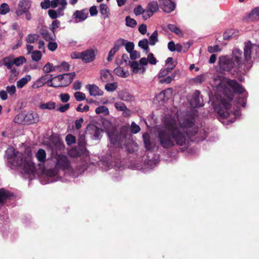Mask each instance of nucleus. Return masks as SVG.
<instances>
[{
    "label": "nucleus",
    "mask_w": 259,
    "mask_h": 259,
    "mask_svg": "<svg viewBox=\"0 0 259 259\" xmlns=\"http://www.w3.org/2000/svg\"><path fill=\"white\" fill-rule=\"evenodd\" d=\"M25 160L23 158V154L19 152L12 161H8V165L11 169H14L21 166L24 163Z\"/></svg>",
    "instance_id": "15"
},
{
    "label": "nucleus",
    "mask_w": 259,
    "mask_h": 259,
    "mask_svg": "<svg viewBox=\"0 0 259 259\" xmlns=\"http://www.w3.org/2000/svg\"><path fill=\"white\" fill-rule=\"evenodd\" d=\"M31 76L30 75H27L26 76L23 77L17 81V87L19 89L22 88L28 81L30 80Z\"/></svg>",
    "instance_id": "28"
},
{
    "label": "nucleus",
    "mask_w": 259,
    "mask_h": 259,
    "mask_svg": "<svg viewBox=\"0 0 259 259\" xmlns=\"http://www.w3.org/2000/svg\"><path fill=\"white\" fill-rule=\"evenodd\" d=\"M126 25L132 28H134L137 24L136 21L133 18H131L129 16L125 18Z\"/></svg>",
    "instance_id": "37"
},
{
    "label": "nucleus",
    "mask_w": 259,
    "mask_h": 259,
    "mask_svg": "<svg viewBox=\"0 0 259 259\" xmlns=\"http://www.w3.org/2000/svg\"><path fill=\"white\" fill-rule=\"evenodd\" d=\"M234 34L233 29H229L226 31L223 34V38L225 40H229L233 37Z\"/></svg>",
    "instance_id": "48"
},
{
    "label": "nucleus",
    "mask_w": 259,
    "mask_h": 259,
    "mask_svg": "<svg viewBox=\"0 0 259 259\" xmlns=\"http://www.w3.org/2000/svg\"><path fill=\"white\" fill-rule=\"evenodd\" d=\"M148 44V40L147 38H145L143 39V40L139 41L138 43V46L143 49V50H144L145 51L148 52L149 50Z\"/></svg>",
    "instance_id": "38"
},
{
    "label": "nucleus",
    "mask_w": 259,
    "mask_h": 259,
    "mask_svg": "<svg viewBox=\"0 0 259 259\" xmlns=\"http://www.w3.org/2000/svg\"><path fill=\"white\" fill-rule=\"evenodd\" d=\"M3 62L5 66L8 69H12L13 65L14 64L13 60H12L9 57H6L3 59Z\"/></svg>",
    "instance_id": "43"
},
{
    "label": "nucleus",
    "mask_w": 259,
    "mask_h": 259,
    "mask_svg": "<svg viewBox=\"0 0 259 259\" xmlns=\"http://www.w3.org/2000/svg\"><path fill=\"white\" fill-rule=\"evenodd\" d=\"M55 76L53 77L52 74H45L37 79L32 84V87L33 89H37L43 86L45 83L48 84V82H50L51 81H53V79H55Z\"/></svg>",
    "instance_id": "13"
},
{
    "label": "nucleus",
    "mask_w": 259,
    "mask_h": 259,
    "mask_svg": "<svg viewBox=\"0 0 259 259\" xmlns=\"http://www.w3.org/2000/svg\"><path fill=\"white\" fill-rule=\"evenodd\" d=\"M58 45L56 42L49 41L48 45V48L49 50L54 51L57 48Z\"/></svg>",
    "instance_id": "62"
},
{
    "label": "nucleus",
    "mask_w": 259,
    "mask_h": 259,
    "mask_svg": "<svg viewBox=\"0 0 259 259\" xmlns=\"http://www.w3.org/2000/svg\"><path fill=\"white\" fill-rule=\"evenodd\" d=\"M61 68L63 69L65 71H67L69 70L70 65L67 62H63L61 63L60 66H58V70H60Z\"/></svg>",
    "instance_id": "61"
},
{
    "label": "nucleus",
    "mask_w": 259,
    "mask_h": 259,
    "mask_svg": "<svg viewBox=\"0 0 259 259\" xmlns=\"http://www.w3.org/2000/svg\"><path fill=\"white\" fill-rule=\"evenodd\" d=\"M66 142L67 145H71L76 142L75 137L71 134H69L66 137Z\"/></svg>",
    "instance_id": "50"
},
{
    "label": "nucleus",
    "mask_w": 259,
    "mask_h": 259,
    "mask_svg": "<svg viewBox=\"0 0 259 259\" xmlns=\"http://www.w3.org/2000/svg\"><path fill=\"white\" fill-rule=\"evenodd\" d=\"M195 119L193 116L187 117L178 124L174 117H165L163 121L164 128L157 133V140L160 145L164 149H168L175 145L186 144L187 138L195 136L202 130L197 129L194 132L190 131L195 125Z\"/></svg>",
    "instance_id": "1"
},
{
    "label": "nucleus",
    "mask_w": 259,
    "mask_h": 259,
    "mask_svg": "<svg viewBox=\"0 0 259 259\" xmlns=\"http://www.w3.org/2000/svg\"><path fill=\"white\" fill-rule=\"evenodd\" d=\"M159 8V5L157 2L152 1L148 3L146 9V12L149 13L153 15L154 13L158 11Z\"/></svg>",
    "instance_id": "22"
},
{
    "label": "nucleus",
    "mask_w": 259,
    "mask_h": 259,
    "mask_svg": "<svg viewBox=\"0 0 259 259\" xmlns=\"http://www.w3.org/2000/svg\"><path fill=\"white\" fill-rule=\"evenodd\" d=\"M143 141L145 147L147 150L153 151L154 148V145L150 141V136L148 133H144L143 135Z\"/></svg>",
    "instance_id": "23"
},
{
    "label": "nucleus",
    "mask_w": 259,
    "mask_h": 259,
    "mask_svg": "<svg viewBox=\"0 0 259 259\" xmlns=\"http://www.w3.org/2000/svg\"><path fill=\"white\" fill-rule=\"evenodd\" d=\"M113 72L116 75L122 77H127V75H126V72L124 71L123 69L121 67H118L115 68Z\"/></svg>",
    "instance_id": "39"
},
{
    "label": "nucleus",
    "mask_w": 259,
    "mask_h": 259,
    "mask_svg": "<svg viewBox=\"0 0 259 259\" xmlns=\"http://www.w3.org/2000/svg\"><path fill=\"white\" fill-rule=\"evenodd\" d=\"M19 73L16 71L15 68L12 69L11 70V75L9 77V81L10 82H13L17 79Z\"/></svg>",
    "instance_id": "45"
},
{
    "label": "nucleus",
    "mask_w": 259,
    "mask_h": 259,
    "mask_svg": "<svg viewBox=\"0 0 259 259\" xmlns=\"http://www.w3.org/2000/svg\"><path fill=\"white\" fill-rule=\"evenodd\" d=\"M61 101L62 102L66 103L70 99V96L68 93L61 94L59 96Z\"/></svg>",
    "instance_id": "59"
},
{
    "label": "nucleus",
    "mask_w": 259,
    "mask_h": 259,
    "mask_svg": "<svg viewBox=\"0 0 259 259\" xmlns=\"http://www.w3.org/2000/svg\"><path fill=\"white\" fill-rule=\"evenodd\" d=\"M75 76V73L74 72L56 76L55 79H58L61 82V84H56L57 85L54 86L55 88L67 87L71 83Z\"/></svg>",
    "instance_id": "6"
},
{
    "label": "nucleus",
    "mask_w": 259,
    "mask_h": 259,
    "mask_svg": "<svg viewBox=\"0 0 259 259\" xmlns=\"http://www.w3.org/2000/svg\"><path fill=\"white\" fill-rule=\"evenodd\" d=\"M158 31L155 30L149 37V44L151 46H154L158 41Z\"/></svg>",
    "instance_id": "33"
},
{
    "label": "nucleus",
    "mask_w": 259,
    "mask_h": 259,
    "mask_svg": "<svg viewBox=\"0 0 259 259\" xmlns=\"http://www.w3.org/2000/svg\"><path fill=\"white\" fill-rule=\"evenodd\" d=\"M226 87H229L234 93L240 95L245 92V89L235 79H226Z\"/></svg>",
    "instance_id": "10"
},
{
    "label": "nucleus",
    "mask_w": 259,
    "mask_h": 259,
    "mask_svg": "<svg viewBox=\"0 0 259 259\" xmlns=\"http://www.w3.org/2000/svg\"><path fill=\"white\" fill-rule=\"evenodd\" d=\"M95 112L97 114L103 113L105 115H107L109 113V110L106 106H101L96 109Z\"/></svg>",
    "instance_id": "41"
},
{
    "label": "nucleus",
    "mask_w": 259,
    "mask_h": 259,
    "mask_svg": "<svg viewBox=\"0 0 259 259\" xmlns=\"http://www.w3.org/2000/svg\"><path fill=\"white\" fill-rule=\"evenodd\" d=\"M74 97L77 101L80 102L85 99V95L80 92H76L74 93Z\"/></svg>",
    "instance_id": "47"
},
{
    "label": "nucleus",
    "mask_w": 259,
    "mask_h": 259,
    "mask_svg": "<svg viewBox=\"0 0 259 259\" xmlns=\"http://www.w3.org/2000/svg\"><path fill=\"white\" fill-rule=\"evenodd\" d=\"M38 35L36 34H29L26 38V40L28 43H33L37 40Z\"/></svg>",
    "instance_id": "46"
},
{
    "label": "nucleus",
    "mask_w": 259,
    "mask_h": 259,
    "mask_svg": "<svg viewBox=\"0 0 259 259\" xmlns=\"http://www.w3.org/2000/svg\"><path fill=\"white\" fill-rule=\"evenodd\" d=\"M159 7L164 12L170 13L174 10L176 5L171 0H160Z\"/></svg>",
    "instance_id": "14"
},
{
    "label": "nucleus",
    "mask_w": 259,
    "mask_h": 259,
    "mask_svg": "<svg viewBox=\"0 0 259 259\" xmlns=\"http://www.w3.org/2000/svg\"><path fill=\"white\" fill-rule=\"evenodd\" d=\"M56 169L63 170H69L71 168V164L67 156L64 155H58L56 157Z\"/></svg>",
    "instance_id": "7"
},
{
    "label": "nucleus",
    "mask_w": 259,
    "mask_h": 259,
    "mask_svg": "<svg viewBox=\"0 0 259 259\" xmlns=\"http://www.w3.org/2000/svg\"><path fill=\"white\" fill-rule=\"evenodd\" d=\"M219 69L221 72H229L233 68H237L233 58L227 56H221L219 61Z\"/></svg>",
    "instance_id": "4"
},
{
    "label": "nucleus",
    "mask_w": 259,
    "mask_h": 259,
    "mask_svg": "<svg viewBox=\"0 0 259 259\" xmlns=\"http://www.w3.org/2000/svg\"><path fill=\"white\" fill-rule=\"evenodd\" d=\"M86 88L88 89L91 96H101L103 94V92L95 84H88L86 86Z\"/></svg>",
    "instance_id": "21"
},
{
    "label": "nucleus",
    "mask_w": 259,
    "mask_h": 259,
    "mask_svg": "<svg viewBox=\"0 0 259 259\" xmlns=\"http://www.w3.org/2000/svg\"><path fill=\"white\" fill-rule=\"evenodd\" d=\"M253 46H256V45L251 44L250 40L245 42L244 44L243 57L244 58V61L248 65V67H250L252 63L251 60V53L252 47Z\"/></svg>",
    "instance_id": "9"
},
{
    "label": "nucleus",
    "mask_w": 259,
    "mask_h": 259,
    "mask_svg": "<svg viewBox=\"0 0 259 259\" xmlns=\"http://www.w3.org/2000/svg\"><path fill=\"white\" fill-rule=\"evenodd\" d=\"M100 79L103 82H109L114 81V78L110 71L107 69H103L100 71Z\"/></svg>",
    "instance_id": "16"
},
{
    "label": "nucleus",
    "mask_w": 259,
    "mask_h": 259,
    "mask_svg": "<svg viewBox=\"0 0 259 259\" xmlns=\"http://www.w3.org/2000/svg\"><path fill=\"white\" fill-rule=\"evenodd\" d=\"M56 107V103L53 101H50L46 103H41L39 105L41 109H54Z\"/></svg>",
    "instance_id": "30"
},
{
    "label": "nucleus",
    "mask_w": 259,
    "mask_h": 259,
    "mask_svg": "<svg viewBox=\"0 0 259 259\" xmlns=\"http://www.w3.org/2000/svg\"><path fill=\"white\" fill-rule=\"evenodd\" d=\"M26 62V60L23 56H20L13 59V63H14V64H15L16 66H20L22 65Z\"/></svg>",
    "instance_id": "44"
},
{
    "label": "nucleus",
    "mask_w": 259,
    "mask_h": 259,
    "mask_svg": "<svg viewBox=\"0 0 259 259\" xmlns=\"http://www.w3.org/2000/svg\"><path fill=\"white\" fill-rule=\"evenodd\" d=\"M6 92L7 94L8 93L10 96L14 95L16 92V87L14 85L7 86L6 87Z\"/></svg>",
    "instance_id": "54"
},
{
    "label": "nucleus",
    "mask_w": 259,
    "mask_h": 259,
    "mask_svg": "<svg viewBox=\"0 0 259 259\" xmlns=\"http://www.w3.org/2000/svg\"><path fill=\"white\" fill-rule=\"evenodd\" d=\"M96 52L97 50L89 49L83 52H81L82 61L83 62L87 63L94 61L96 57Z\"/></svg>",
    "instance_id": "12"
},
{
    "label": "nucleus",
    "mask_w": 259,
    "mask_h": 259,
    "mask_svg": "<svg viewBox=\"0 0 259 259\" xmlns=\"http://www.w3.org/2000/svg\"><path fill=\"white\" fill-rule=\"evenodd\" d=\"M40 6L42 9H47L51 7V3L50 0H44L41 2Z\"/></svg>",
    "instance_id": "64"
},
{
    "label": "nucleus",
    "mask_w": 259,
    "mask_h": 259,
    "mask_svg": "<svg viewBox=\"0 0 259 259\" xmlns=\"http://www.w3.org/2000/svg\"><path fill=\"white\" fill-rule=\"evenodd\" d=\"M110 144L113 145H118L120 148H127L131 143V135L128 130L125 127H122L119 133L115 131L107 132Z\"/></svg>",
    "instance_id": "2"
},
{
    "label": "nucleus",
    "mask_w": 259,
    "mask_h": 259,
    "mask_svg": "<svg viewBox=\"0 0 259 259\" xmlns=\"http://www.w3.org/2000/svg\"><path fill=\"white\" fill-rule=\"evenodd\" d=\"M23 170L26 174H33L36 170L34 163L30 159L25 160L24 161Z\"/></svg>",
    "instance_id": "17"
},
{
    "label": "nucleus",
    "mask_w": 259,
    "mask_h": 259,
    "mask_svg": "<svg viewBox=\"0 0 259 259\" xmlns=\"http://www.w3.org/2000/svg\"><path fill=\"white\" fill-rule=\"evenodd\" d=\"M175 75L173 74L172 76H167L165 78L160 80L159 82L161 83H170L172 80L174 79Z\"/></svg>",
    "instance_id": "57"
},
{
    "label": "nucleus",
    "mask_w": 259,
    "mask_h": 259,
    "mask_svg": "<svg viewBox=\"0 0 259 259\" xmlns=\"http://www.w3.org/2000/svg\"><path fill=\"white\" fill-rule=\"evenodd\" d=\"M234 60V62L237 66V70L236 72L240 71L239 70L243 64L245 63L244 58L243 57V54L242 51L238 48H235L233 51L232 58Z\"/></svg>",
    "instance_id": "8"
},
{
    "label": "nucleus",
    "mask_w": 259,
    "mask_h": 259,
    "mask_svg": "<svg viewBox=\"0 0 259 259\" xmlns=\"http://www.w3.org/2000/svg\"><path fill=\"white\" fill-rule=\"evenodd\" d=\"M167 28L179 36H182L183 35L182 31L174 24H169L167 25Z\"/></svg>",
    "instance_id": "32"
},
{
    "label": "nucleus",
    "mask_w": 259,
    "mask_h": 259,
    "mask_svg": "<svg viewBox=\"0 0 259 259\" xmlns=\"http://www.w3.org/2000/svg\"><path fill=\"white\" fill-rule=\"evenodd\" d=\"M100 12L103 16L104 19L109 17L110 13L108 6L105 4H101L100 5Z\"/></svg>",
    "instance_id": "26"
},
{
    "label": "nucleus",
    "mask_w": 259,
    "mask_h": 259,
    "mask_svg": "<svg viewBox=\"0 0 259 259\" xmlns=\"http://www.w3.org/2000/svg\"><path fill=\"white\" fill-rule=\"evenodd\" d=\"M31 2L29 0H21L19 2L18 8L16 11L17 16H20L28 11L31 7Z\"/></svg>",
    "instance_id": "11"
},
{
    "label": "nucleus",
    "mask_w": 259,
    "mask_h": 259,
    "mask_svg": "<svg viewBox=\"0 0 259 259\" xmlns=\"http://www.w3.org/2000/svg\"><path fill=\"white\" fill-rule=\"evenodd\" d=\"M148 62L152 65H155L157 63L156 59L154 57V55L152 53H149L148 55Z\"/></svg>",
    "instance_id": "55"
},
{
    "label": "nucleus",
    "mask_w": 259,
    "mask_h": 259,
    "mask_svg": "<svg viewBox=\"0 0 259 259\" xmlns=\"http://www.w3.org/2000/svg\"><path fill=\"white\" fill-rule=\"evenodd\" d=\"M14 196V194L5 188L0 189V203L4 204L8 199Z\"/></svg>",
    "instance_id": "19"
},
{
    "label": "nucleus",
    "mask_w": 259,
    "mask_h": 259,
    "mask_svg": "<svg viewBox=\"0 0 259 259\" xmlns=\"http://www.w3.org/2000/svg\"><path fill=\"white\" fill-rule=\"evenodd\" d=\"M60 26V21L58 20H54L50 26L51 30L54 33L56 29Z\"/></svg>",
    "instance_id": "52"
},
{
    "label": "nucleus",
    "mask_w": 259,
    "mask_h": 259,
    "mask_svg": "<svg viewBox=\"0 0 259 259\" xmlns=\"http://www.w3.org/2000/svg\"><path fill=\"white\" fill-rule=\"evenodd\" d=\"M129 63L133 68V71L134 73H138L140 69L138 63L137 61H129Z\"/></svg>",
    "instance_id": "53"
},
{
    "label": "nucleus",
    "mask_w": 259,
    "mask_h": 259,
    "mask_svg": "<svg viewBox=\"0 0 259 259\" xmlns=\"http://www.w3.org/2000/svg\"><path fill=\"white\" fill-rule=\"evenodd\" d=\"M58 66H53L50 63H47L43 67V71L46 73H49L58 69Z\"/></svg>",
    "instance_id": "34"
},
{
    "label": "nucleus",
    "mask_w": 259,
    "mask_h": 259,
    "mask_svg": "<svg viewBox=\"0 0 259 259\" xmlns=\"http://www.w3.org/2000/svg\"><path fill=\"white\" fill-rule=\"evenodd\" d=\"M119 98L125 101H130L133 100L134 97L126 91H122L119 93Z\"/></svg>",
    "instance_id": "25"
},
{
    "label": "nucleus",
    "mask_w": 259,
    "mask_h": 259,
    "mask_svg": "<svg viewBox=\"0 0 259 259\" xmlns=\"http://www.w3.org/2000/svg\"><path fill=\"white\" fill-rule=\"evenodd\" d=\"M118 87V84L116 82L112 83H108L105 86V89L108 92H112L115 91Z\"/></svg>",
    "instance_id": "35"
},
{
    "label": "nucleus",
    "mask_w": 259,
    "mask_h": 259,
    "mask_svg": "<svg viewBox=\"0 0 259 259\" xmlns=\"http://www.w3.org/2000/svg\"><path fill=\"white\" fill-rule=\"evenodd\" d=\"M40 33L42 35L43 38L47 41L55 39V35H54V36H51L46 27H43L40 29Z\"/></svg>",
    "instance_id": "24"
},
{
    "label": "nucleus",
    "mask_w": 259,
    "mask_h": 259,
    "mask_svg": "<svg viewBox=\"0 0 259 259\" xmlns=\"http://www.w3.org/2000/svg\"><path fill=\"white\" fill-rule=\"evenodd\" d=\"M10 7L8 4L6 3H3L0 6V14L6 15L9 12Z\"/></svg>",
    "instance_id": "42"
},
{
    "label": "nucleus",
    "mask_w": 259,
    "mask_h": 259,
    "mask_svg": "<svg viewBox=\"0 0 259 259\" xmlns=\"http://www.w3.org/2000/svg\"><path fill=\"white\" fill-rule=\"evenodd\" d=\"M131 131L134 134L138 133L140 131V127L139 125L133 122L131 124Z\"/></svg>",
    "instance_id": "60"
},
{
    "label": "nucleus",
    "mask_w": 259,
    "mask_h": 259,
    "mask_svg": "<svg viewBox=\"0 0 259 259\" xmlns=\"http://www.w3.org/2000/svg\"><path fill=\"white\" fill-rule=\"evenodd\" d=\"M82 105V104H79L78 105V106L76 108L77 111L80 112H83L88 111L89 110L90 107L88 105H85V106H84V107H82V108L81 107Z\"/></svg>",
    "instance_id": "58"
},
{
    "label": "nucleus",
    "mask_w": 259,
    "mask_h": 259,
    "mask_svg": "<svg viewBox=\"0 0 259 259\" xmlns=\"http://www.w3.org/2000/svg\"><path fill=\"white\" fill-rule=\"evenodd\" d=\"M124 46L126 51L129 53L134 50L135 45L133 42H127L126 44H124Z\"/></svg>",
    "instance_id": "56"
},
{
    "label": "nucleus",
    "mask_w": 259,
    "mask_h": 259,
    "mask_svg": "<svg viewBox=\"0 0 259 259\" xmlns=\"http://www.w3.org/2000/svg\"><path fill=\"white\" fill-rule=\"evenodd\" d=\"M200 92L196 90L194 93L190 104L194 107H201L204 105L202 98L200 97Z\"/></svg>",
    "instance_id": "18"
},
{
    "label": "nucleus",
    "mask_w": 259,
    "mask_h": 259,
    "mask_svg": "<svg viewBox=\"0 0 259 259\" xmlns=\"http://www.w3.org/2000/svg\"><path fill=\"white\" fill-rule=\"evenodd\" d=\"M41 53L39 51H34L31 53V58L34 61L38 62L41 59Z\"/></svg>",
    "instance_id": "36"
},
{
    "label": "nucleus",
    "mask_w": 259,
    "mask_h": 259,
    "mask_svg": "<svg viewBox=\"0 0 259 259\" xmlns=\"http://www.w3.org/2000/svg\"><path fill=\"white\" fill-rule=\"evenodd\" d=\"M35 157L39 162H45L46 159V151L42 149H39L35 154Z\"/></svg>",
    "instance_id": "27"
},
{
    "label": "nucleus",
    "mask_w": 259,
    "mask_h": 259,
    "mask_svg": "<svg viewBox=\"0 0 259 259\" xmlns=\"http://www.w3.org/2000/svg\"><path fill=\"white\" fill-rule=\"evenodd\" d=\"M134 12L136 16H138L145 13L146 9H144L141 5H138L134 9Z\"/></svg>",
    "instance_id": "51"
},
{
    "label": "nucleus",
    "mask_w": 259,
    "mask_h": 259,
    "mask_svg": "<svg viewBox=\"0 0 259 259\" xmlns=\"http://www.w3.org/2000/svg\"><path fill=\"white\" fill-rule=\"evenodd\" d=\"M88 14L87 9H83L81 11L76 10L73 13V17L76 20H79V21H83L87 19Z\"/></svg>",
    "instance_id": "20"
},
{
    "label": "nucleus",
    "mask_w": 259,
    "mask_h": 259,
    "mask_svg": "<svg viewBox=\"0 0 259 259\" xmlns=\"http://www.w3.org/2000/svg\"><path fill=\"white\" fill-rule=\"evenodd\" d=\"M97 126L94 124H89L87 127V132L90 135H94Z\"/></svg>",
    "instance_id": "49"
},
{
    "label": "nucleus",
    "mask_w": 259,
    "mask_h": 259,
    "mask_svg": "<svg viewBox=\"0 0 259 259\" xmlns=\"http://www.w3.org/2000/svg\"><path fill=\"white\" fill-rule=\"evenodd\" d=\"M125 42V40L124 39H118L114 42V47L113 49L118 51L120 49V47L124 45Z\"/></svg>",
    "instance_id": "40"
},
{
    "label": "nucleus",
    "mask_w": 259,
    "mask_h": 259,
    "mask_svg": "<svg viewBox=\"0 0 259 259\" xmlns=\"http://www.w3.org/2000/svg\"><path fill=\"white\" fill-rule=\"evenodd\" d=\"M231 107L232 104L230 101L223 100L220 104L215 106L214 108L220 117L226 119L230 114Z\"/></svg>",
    "instance_id": "5"
},
{
    "label": "nucleus",
    "mask_w": 259,
    "mask_h": 259,
    "mask_svg": "<svg viewBox=\"0 0 259 259\" xmlns=\"http://www.w3.org/2000/svg\"><path fill=\"white\" fill-rule=\"evenodd\" d=\"M58 172V169H56V167L55 169H49L47 170V174L48 176L50 177H54L56 176Z\"/></svg>",
    "instance_id": "63"
},
{
    "label": "nucleus",
    "mask_w": 259,
    "mask_h": 259,
    "mask_svg": "<svg viewBox=\"0 0 259 259\" xmlns=\"http://www.w3.org/2000/svg\"><path fill=\"white\" fill-rule=\"evenodd\" d=\"M115 107L118 111H124L125 113L129 114L130 110L127 109L125 104L122 102H116L115 103Z\"/></svg>",
    "instance_id": "31"
},
{
    "label": "nucleus",
    "mask_w": 259,
    "mask_h": 259,
    "mask_svg": "<svg viewBox=\"0 0 259 259\" xmlns=\"http://www.w3.org/2000/svg\"><path fill=\"white\" fill-rule=\"evenodd\" d=\"M226 79L222 76H214L211 81V85L218 91L222 92L230 101H231L233 99L234 95L228 87H226Z\"/></svg>",
    "instance_id": "3"
},
{
    "label": "nucleus",
    "mask_w": 259,
    "mask_h": 259,
    "mask_svg": "<svg viewBox=\"0 0 259 259\" xmlns=\"http://www.w3.org/2000/svg\"><path fill=\"white\" fill-rule=\"evenodd\" d=\"M18 153V151L13 149L8 150L6 151V156L8 161H12Z\"/></svg>",
    "instance_id": "29"
}]
</instances>
